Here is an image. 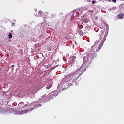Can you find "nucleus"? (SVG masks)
<instances>
[{
  "instance_id": "4468645a",
  "label": "nucleus",
  "mask_w": 124,
  "mask_h": 124,
  "mask_svg": "<svg viewBox=\"0 0 124 124\" xmlns=\"http://www.w3.org/2000/svg\"><path fill=\"white\" fill-rule=\"evenodd\" d=\"M14 67V65L12 66V67Z\"/></svg>"
},
{
  "instance_id": "9b49d317",
  "label": "nucleus",
  "mask_w": 124,
  "mask_h": 124,
  "mask_svg": "<svg viewBox=\"0 0 124 124\" xmlns=\"http://www.w3.org/2000/svg\"><path fill=\"white\" fill-rule=\"evenodd\" d=\"M15 23L14 22H12V26H15Z\"/></svg>"
},
{
  "instance_id": "9d476101",
  "label": "nucleus",
  "mask_w": 124,
  "mask_h": 124,
  "mask_svg": "<svg viewBox=\"0 0 124 124\" xmlns=\"http://www.w3.org/2000/svg\"><path fill=\"white\" fill-rule=\"evenodd\" d=\"M92 3H93V4H94V3H96L97 2H96V1H93L92 2Z\"/></svg>"
},
{
  "instance_id": "ddd939ff",
  "label": "nucleus",
  "mask_w": 124,
  "mask_h": 124,
  "mask_svg": "<svg viewBox=\"0 0 124 124\" xmlns=\"http://www.w3.org/2000/svg\"><path fill=\"white\" fill-rule=\"evenodd\" d=\"M45 14H46V15H47L48 13H45Z\"/></svg>"
},
{
  "instance_id": "f257e3e1",
  "label": "nucleus",
  "mask_w": 124,
  "mask_h": 124,
  "mask_svg": "<svg viewBox=\"0 0 124 124\" xmlns=\"http://www.w3.org/2000/svg\"><path fill=\"white\" fill-rule=\"evenodd\" d=\"M106 36H107V35L106 34H104V32H102V33H101L100 37L99 38V41H97V42H99L101 43L100 45H99V46H98V48H99V49H98V51L100 50L101 47L102 46H103V43L106 41Z\"/></svg>"
},
{
  "instance_id": "1a4fd4ad",
  "label": "nucleus",
  "mask_w": 124,
  "mask_h": 124,
  "mask_svg": "<svg viewBox=\"0 0 124 124\" xmlns=\"http://www.w3.org/2000/svg\"><path fill=\"white\" fill-rule=\"evenodd\" d=\"M9 38H12V34L11 33L9 34Z\"/></svg>"
},
{
  "instance_id": "39448f33",
  "label": "nucleus",
  "mask_w": 124,
  "mask_h": 124,
  "mask_svg": "<svg viewBox=\"0 0 124 124\" xmlns=\"http://www.w3.org/2000/svg\"><path fill=\"white\" fill-rule=\"evenodd\" d=\"M78 78V77L72 76V78L69 80V81L72 82L70 84L72 85L74 84Z\"/></svg>"
},
{
  "instance_id": "6e6552de",
  "label": "nucleus",
  "mask_w": 124,
  "mask_h": 124,
  "mask_svg": "<svg viewBox=\"0 0 124 124\" xmlns=\"http://www.w3.org/2000/svg\"><path fill=\"white\" fill-rule=\"evenodd\" d=\"M39 14L41 16H42L43 17H45L46 16L43 13V12L39 10Z\"/></svg>"
},
{
  "instance_id": "f8f14e48",
  "label": "nucleus",
  "mask_w": 124,
  "mask_h": 124,
  "mask_svg": "<svg viewBox=\"0 0 124 124\" xmlns=\"http://www.w3.org/2000/svg\"><path fill=\"white\" fill-rule=\"evenodd\" d=\"M113 2L116 3V0H111Z\"/></svg>"
},
{
  "instance_id": "20e7f679",
  "label": "nucleus",
  "mask_w": 124,
  "mask_h": 124,
  "mask_svg": "<svg viewBox=\"0 0 124 124\" xmlns=\"http://www.w3.org/2000/svg\"><path fill=\"white\" fill-rule=\"evenodd\" d=\"M34 108H28L27 109H25V110H22L21 111H19V115H23V114H27L28 112L31 111H32V110H34Z\"/></svg>"
},
{
  "instance_id": "423d86ee",
  "label": "nucleus",
  "mask_w": 124,
  "mask_h": 124,
  "mask_svg": "<svg viewBox=\"0 0 124 124\" xmlns=\"http://www.w3.org/2000/svg\"><path fill=\"white\" fill-rule=\"evenodd\" d=\"M31 106L35 108H39L40 107H41V105L39 104L37 102L36 103H32V104H31Z\"/></svg>"
},
{
  "instance_id": "f03ea898",
  "label": "nucleus",
  "mask_w": 124,
  "mask_h": 124,
  "mask_svg": "<svg viewBox=\"0 0 124 124\" xmlns=\"http://www.w3.org/2000/svg\"><path fill=\"white\" fill-rule=\"evenodd\" d=\"M57 96V93H51L48 94L46 97L45 98L44 102H47L50 100L52 98H53Z\"/></svg>"
},
{
  "instance_id": "0eeeda50",
  "label": "nucleus",
  "mask_w": 124,
  "mask_h": 124,
  "mask_svg": "<svg viewBox=\"0 0 124 124\" xmlns=\"http://www.w3.org/2000/svg\"><path fill=\"white\" fill-rule=\"evenodd\" d=\"M123 16H124V15L123 13L119 14V16H118V19H122Z\"/></svg>"
},
{
  "instance_id": "7ed1b4c3",
  "label": "nucleus",
  "mask_w": 124,
  "mask_h": 124,
  "mask_svg": "<svg viewBox=\"0 0 124 124\" xmlns=\"http://www.w3.org/2000/svg\"><path fill=\"white\" fill-rule=\"evenodd\" d=\"M82 73H83V72L82 71V68H80L79 69L73 73V76H72V77L79 78L80 76L82 75Z\"/></svg>"
}]
</instances>
